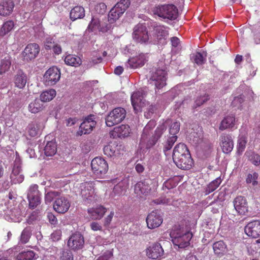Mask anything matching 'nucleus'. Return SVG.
Wrapping results in <instances>:
<instances>
[{
    "label": "nucleus",
    "instance_id": "nucleus-3",
    "mask_svg": "<svg viewBox=\"0 0 260 260\" xmlns=\"http://www.w3.org/2000/svg\"><path fill=\"white\" fill-rule=\"evenodd\" d=\"M0 214L8 221L19 222L22 220L20 209L18 207L9 209L6 205L0 206Z\"/></svg>",
    "mask_w": 260,
    "mask_h": 260
},
{
    "label": "nucleus",
    "instance_id": "nucleus-9",
    "mask_svg": "<svg viewBox=\"0 0 260 260\" xmlns=\"http://www.w3.org/2000/svg\"><path fill=\"white\" fill-rule=\"evenodd\" d=\"M134 40L138 43H145L149 40V37L145 25L138 24L134 28L133 33Z\"/></svg>",
    "mask_w": 260,
    "mask_h": 260
},
{
    "label": "nucleus",
    "instance_id": "nucleus-33",
    "mask_svg": "<svg viewBox=\"0 0 260 260\" xmlns=\"http://www.w3.org/2000/svg\"><path fill=\"white\" fill-rule=\"evenodd\" d=\"M43 127V125L41 122H33L27 126L28 134L30 137H36L40 134Z\"/></svg>",
    "mask_w": 260,
    "mask_h": 260
},
{
    "label": "nucleus",
    "instance_id": "nucleus-15",
    "mask_svg": "<svg viewBox=\"0 0 260 260\" xmlns=\"http://www.w3.org/2000/svg\"><path fill=\"white\" fill-rule=\"evenodd\" d=\"M84 245V239L79 233L73 234L68 241V246L72 250L77 251L83 248Z\"/></svg>",
    "mask_w": 260,
    "mask_h": 260
},
{
    "label": "nucleus",
    "instance_id": "nucleus-49",
    "mask_svg": "<svg viewBox=\"0 0 260 260\" xmlns=\"http://www.w3.org/2000/svg\"><path fill=\"white\" fill-rule=\"evenodd\" d=\"M59 197V192L56 191H51L45 194V203L50 204L54 199H56Z\"/></svg>",
    "mask_w": 260,
    "mask_h": 260
},
{
    "label": "nucleus",
    "instance_id": "nucleus-45",
    "mask_svg": "<svg viewBox=\"0 0 260 260\" xmlns=\"http://www.w3.org/2000/svg\"><path fill=\"white\" fill-rule=\"evenodd\" d=\"M221 179L218 177L210 182L205 189L206 194H208L216 190L221 183Z\"/></svg>",
    "mask_w": 260,
    "mask_h": 260
},
{
    "label": "nucleus",
    "instance_id": "nucleus-44",
    "mask_svg": "<svg viewBox=\"0 0 260 260\" xmlns=\"http://www.w3.org/2000/svg\"><path fill=\"white\" fill-rule=\"evenodd\" d=\"M213 248L215 254H223L226 251V245L223 241H219L213 244Z\"/></svg>",
    "mask_w": 260,
    "mask_h": 260
},
{
    "label": "nucleus",
    "instance_id": "nucleus-6",
    "mask_svg": "<svg viewBox=\"0 0 260 260\" xmlns=\"http://www.w3.org/2000/svg\"><path fill=\"white\" fill-rule=\"evenodd\" d=\"M125 110L121 107L114 109L106 118V124L109 127L113 126L122 122L126 116Z\"/></svg>",
    "mask_w": 260,
    "mask_h": 260
},
{
    "label": "nucleus",
    "instance_id": "nucleus-4",
    "mask_svg": "<svg viewBox=\"0 0 260 260\" xmlns=\"http://www.w3.org/2000/svg\"><path fill=\"white\" fill-rule=\"evenodd\" d=\"M130 5L129 0H121L110 11L108 14V21L110 23L115 22L126 11Z\"/></svg>",
    "mask_w": 260,
    "mask_h": 260
},
{
    "label": "nucleus",
    "instance_id": "nucleus-18",
    "mask_svg": "<svg viewBox=\"0 0 260 260\" xmlns=\"http://www.w3.org/2000/svg\"><path fill=\"white\" fill-rule=\"evenodd\" d=\"M71 203L68 199L65 197H59L55 200L53 208L59 213H64L69 209Z\"/></svg>",
    "mask_w": 260,
    "mask_h": 260
},
{
    "label": "nucleus",
    "instance_id": "nucleus-58",
    "mask_svg": "<svg viewBox=\"0 0 260 260\" xmlns=\"http://www.w3.org/2000/svg\"><path fill=\"white\" fill-rule=\"evenodd\" d=\"M244 102V99L241 95L235 97L232 102L233 107L239 109L242 106V104Z\"/></svg>",
    "mask_w": 260,
    "mask_h": 260
},
{
    "label": "nucleus",
    "instance_id": "nucleus-12",
    "mask_svg": "<svg viewBox=\"0 0 260 260\" xmlns=\"http://www.w3.org/2000/svg\"><path fill=\"white\" fill-rule=\"evenodd\" d=\"M167 75V71L160 69H157L152 73L150 79L154 82L156 89H161L166 85Z\"/></svg>",
    "mask_w": 260,
    "mask_h": 260
},
{
    "label": "nucleus",
    "instance_id": "nucleus-27",
    "mask_svg": "<svg viewBox=\"0 0 260 260\" xmlns=\"http://www.w3.org/2000/svg\"><path fill=\"white\" fill-rule=\"evenodd\" d=\"M130 132L131 129L128 125L122 124L114 127L110 134L113 138H124L129 136Z\"/></svg>",
    "mask_w": 260,
    "mask_h": 260
},
{
    "label": "nucleus",
    "instance_id": "nucleus-28",
    "mask_svg": "<svg viewBox=\"0 0 260 260\" xmlns=\"http://www.w3.org/2000/svg\"><path fill=\"white\" fill-rule=\"evenodd\" d=\"M151 188L149 184L146 181H140L137 182L134 187V192L138 197H142V196H146L150 191Z\"/></svg>",
    "mask_w": 260,
    "mask_h": 260
},
{
    "label": "nucleus",
    "instance_id": "nucleus-54",
    "mask_svg": "<svg viewBox=\"0 0 260 260\" xmlns=\"http://www.w3.org/2000/svg\"><path fill=\"white\" fill-rule=\"evenodd\" d=\"M258 176V174L256 172H254L252 174H249L246 178V182L247 183H251L253 186L257 185Z\"/></svg>",
    "mask_w": 260,
    "mask_h": 260
},
{
    "label": "nucleus",
    "instance_id": "nucleus-23",
    "mask_svg": "<svg viewBox=\"0 0 260 260\" xmlns=\"http://www.w3.org/2000/svg\"><path fill=\"white\" fill-rule=\"evenodd\" d=\"M147 226L153 229L158 227L162 222L161 216L156 211L151 212L146 218Z\"/></svg>",
    "mask_w": 260,
    "mask_h": 260
},
{
    "label": "nucleus",
    "instance_id": "nucleus-51",
    "mask_svg": "<svg viewBox=\"0 0 260 260\" xmlns=\"http://www.w3.org/2000/svg\"><path fill=\"white\" fill-rule=\"evenodd\" d=\"M40 196V192L38 190V186L37 184L31 185L28 190L27 197Z\"/></svg>",
    "mask_w": 260,
    "mask_h": 260
},
{
    "label": "nucleus",
    "instance_id": "nucleus-22",
    "mask_svg": "<svg viewBox=\"0 0 260 260\" xmlns=\"http://www.w3.org/2000/svg\"><path fill=\"white\" fill-rule=\"evenodd\" d=\"M164 251L161 245L158 243H155L146 249L147 256L151 259H156L161 258L164 255Z\"/></svg>",
    "mask_w": 260,
    "mask_h": 260
},
{
    "label": "nucleus",
    "instance_id": "nucleus-55",
    "mask_svg": "<svg viewBox=\"0 0 260 260\" xmlns=\"http://www.w3.org/2000/svg\"><path fill=\"white\" fill-rule=\"evenodd\" d=\"M177 136H171L170 137L165 145L164 150L165 152L171 149L173 145L177 140Z\"/></svg>",
    "mask_w": 260,
    "mask_h": 260
},
{
    "label": "nucleus",
    "instance_id": "nucleus-20",
    "mask_svg": "<svg viewBox=\"0 0 260 260\" xmlns=\"http://www.w3.org/2000/svg\"><path fill=\"white\" fill-rule=\"evenodd\" d=\"M40 52V47L36 43H30L28 44L25 48L22 53L24 60L27 61L35 59Z\"/></svg>",
    "mask_w": 260,
    "mask_h": 260
},
{
    "label": "nucleus",
    "instance_id": "nucleus-17",
    "mask_svg": "<svg viewBox=\"0 0 260 260\" xmlns=\"http://www.w3.org/2000/svg\"><path fill=\"white\" fill-rule=\"evenodd\" d=\"M94 119V116L92 115L85 117L80 125L79 129L77 133L78 134L81 136L83 134H89L96 125V122Z\"/></svg>",
    "mask_w": 260,
    "mask_h": 260
},
{
    "label": "nucleus",
    "instance_id": "nucleus-60",
    "mask_svg": "<svg viewBox=\"0 0 260 260\" xmlns=\"http://www.w3.org/2000/svg\"><path fill=\"white\" fill-rule=\"evenodd\" d=\"M153 202L157 205H170L172 203L171 199L166 197H161L159 199L154 200L153 201Z\"/></svg>",
    "mask_w": 260,
    "mask_h": 260
},
{
    "label": "nucleus",
    "instance_id": "nucleus-2",
    "mask_svg": "<svg viewBox=\"0 0 260 260\" xmlns=\"http://www.w3.org/2000/svg\"><path fill=\"white\" fill-rule=\"evenodd\" d=\"M152 12L159 17L169 20H175L178 14V9L172 4L159 5L152 9Z\"/></svg>",
    "mask_w": 260,
    "mask_h": 260
},
{
    "label": "nucleus",
    "instance_id": "nucleus-63",
    "mask_svg": "<svg viewBox=\"0 0 260 260\" xmlns=\"http://www.w3.org/2000/svg\"><path fill=\"white\" fill-rule=\"evenodd\" d=\"M113 256V251L112 250H108L105 251L103 254L100 256L96 260H109Z\"/></svg>",
    "mask_w": 260,
    "mask_h": 260
},
{
    "label": "nucleus",
    "instance_id": "nucleus-48",
    "mask_svg": "<svg viewBox=\"0 0 260 260\" xmlns=\"http://www.w3.org/2000/svg\"><path fill=\"white\" fill-rule=\"evenodd\" d=\"M31 234V230L30 226L25 228L22 232L20 236L21 243L25 244L29 241Z\"/></svg>",
    "mask_w": 260,
    "mask_h": 260
},
{
    "label": "nucleus",
    "instance_id": "nucleus-29",
    "mask_svg": "<svg viewBox=\"0 0 260 260\" xmlns=\"http://www.w3.org/2000/svg\"><path fill=\"white\" fill-rule=\"evenodd\" d=\"M27 80V75L22 70L18 71L13 79L15 86L19 89H23L25 86Z\"/></svg>",
    "mask_w": 260,
    "mask_h": 260
},
{
    "label": "nucleus",
    "instance_id": "nucleus-41",
    "mask_svg": "<svg viewBox=\"0 0 260 260\" xmlns=\"http://www.w3.org/2000/svg\"><path fill=\"white\" fill-rule=\"evenodd\" d=\"M207 53L204 51L197 52L193 54L191 59L198 65H202L206 61Z\"/></svg>",
    "mask_w": 260,
    "mask_h": 260
},
{
    "label": "nucleus",
    "instance_id": "nucleus-61",
    "mask_svg": "<svg viewBox=\"0 0 260 260\" xmlns=\"http://www.w3.org/2000/svg\"><path fill=\"white\" fill-rule=\"evenodd\" d=\"M135 49V46L131 44L125 46L123 49L122 52L123 54L126 55L133 54L134 53Z\"/></svg>",
    "mask_w": 260,
    "mask_h": 260
},
{
    "label": "nucleus",
    "instance_id": "nucleus-59",
    "mask_svg": "<svg viewBox=\"0 0 260 260\" xmlns=\"http://www.w3.org/2000/svg\"><path fill=\"white\" fill-rule=\"evenodd\" d=\"M180 130V123L178 122H175L172 124L170 126L169 133L172 136H176V135Z\"/></svg>",
    "mask_w": 260,
    "mask_h": 260
},
{
    "label": "nucleus",
    "instance_id": "nucleus-57",
    "mask_svg": "<svg viewBox=\"0 0 260 260\" xmlns=\"http://www.w3.org/2000/svg\"><path fill=\"white\" fill-rule=\"evenodd\" d=\"M104 152L105 155L108 156H113L115 154V147L111 145H108L104 147Z\"/></svg>",
    "mask_w": 260,
    "mask_h": 260
},
{
    "label": "nucleus",
    "instance_id": "nucleus-46",
    "mask_svg": "<svg viewBox=\"0 0 260 260\" xmlns=\"http://www.w3.org/2000/svg\"><path fill=\"white\" fill-rule=\"evenodd\" d=\"M14 27V23L9 20L5 22L0 29V36L4 37L11 31Z\"/></svg>",
    "mask_w": 260,
    "mask_h": 260
},
{
    "label": "nucleus",
    "instance_id": "nucleus-50",
    "mask_svg": "<svg viewBox=\"0 0 260 260\" xmlns=\"http://www.w3.org/2000/svg\"><path fill=\"white\" fill-rule=\"evenodd\" d=\"M247 141L244 136L240 137L238 141L237 151L240 154L242 153L245 148Z\"/></svg>",
    "mask_w": 260,
    "mask_h": 260
},
{
    "label": "nucleus",
    "instance_id": "nucleus-24",
    "mask_svg": "<svg viewBox=\"0 0 260 260\" xmlns=\"http://www.w3.org/2000/svg\"><path fill=\"white\" fill-rule=\"evenodd\" d=\"M147 60L146 54L140 53L138 55L128 60L127 66L129 68L136 69L144 65Z\"/></svg>",
    "mask_w": 260,
    "mask_h": 260
},
{
    "label": "nucleus",
    "instance_id": "nucleus-8",
    "mask_svg": "<svg viewBox=\"0 0 260 260\" xmlns=\"http://www.w3.org/2000/svg\"><path fill=\"white\" fill-rule=\"evenodd\" d=\"M24 175L21 169V160L17 154L10 175L11 181L13 184H19L24 180Z\"/></svg>",
    "mask_w": 260,
    "mask_h": 260
},
{
    "label": "nucleus",
    "instance_id": "nucleus-1",
    "mask_svg": "<svg viewBox=\"0 0 260 260\" xmlns=\"http://www.w3.org/2000/svg\"><path fill=\"white\" fill-rule=\"evenodd\" d=\"M170 237L174 245L179 248H185L190 244L192 234L189 231L175 227L170 233Z\"/></svg>",
    "mask_w": 260,
    "mask_h": 260
},
{
    "label": "nucleus",
    "instance_id": "nucleus-53",
    "mask_svg": "<svg viewBox=\"0 0 260 260\" xmlns=\"http://www.w3.org/2000/svg\"><path fill=\"white\" fill-rule=\"evenodd\" d=\"M29 202V206L31 208H35L41 203L40 196L27 197Z\"/></svg>",
    "mask_w": 260,
    "mask_h": 260
},
{
    "label": "nucleus",
    "instance_id": "nucleus-5",
    "mask_svg": "<svg viewBox=\"0 0 260 260\" xmlns=\"http://www.w3.org/2000/svg\"><path fill=\"white\" fill-rule=\"evenodd\" d=\"M80 194L85 203L88 204L97 200L94 192V183L92 182H85L80 185Z\"/></svg>",
    "mask_w": 260,
    "mask_h": 260
},
{
    "label": "nucleus",
    "instance_id": "nucleus-10",
    "mask_svg": "<svg viewBox=\"0 0 260 260\" xmlns=\"http://www.w3.org/2000/svg\"><path fill=\"white\" fill-rule=\"evenodd\" d=\"M60 78V70L56 67L49 68L44 75V79L46 85H55Z\"/></svg>",
    "mask_w": 260,
    "mask_h": 260
},
{
    "label": "nucleus",
    "instance_id": "nucleus-25",
    "mask_svg": "<svg viewBox=\"0 0 260 260\" xmlns=\"http://www.w3.org/2000/svg\"><path fill=\"white\" fill-rule=\"evenodd\" d=\"M178 160H173L176 166L182 170H189L193 164V160L190 153L184 155L183 157L181 156L180 158H178Z\"/></svg>",
    "mask_w": 260,
    "mask_h": 260
},
{
    "label": "nucleus",
    "instance_id": "nucleus-30",
    "mask_svg": "<svg viewBox=\"0 0 260 260\" xmlns=\"http://www.w3.org/2000/svg\"><path fill=\"white\" fill-rule=\"evenodd\" d=\"M188 153L189 152L186 146L183 143H179L175 146L172 155L173 159L178 161V158L181 156L183 157Z\"/></svg>",
    "mask_w": 260,
    "mask_h": 260
},
{
    "label": "nucleus",
    "instance_id": "nucleus-40",
    "mask_svg": "<svg viewBox=\"0 0 260 260\" xmlns=\"http://www.w3.org/2000/svg\"><path fill=\"white\" fill-rule=\"evenodd\" d=\"M128 185L127 180L125 179L122 180L114 187L113 192L115 194H122L126 191Z\"/></svg>",
    "mask_w": 260,
    "mask_h": 260
},
{
    "label": "nucleus",
    "instance_id": "nucleus-21",
    "mask_svg": "<svg viewBox=\"0 0 260 260\" xmlns=\"http://www.w3.org/2000/svg\"><path fill=\"white\" fill-rule=\"evenodd\" d=\"M234 208L239 215H246L248 212V203L244 197L238 196L233 201Z\"/></svg>",
    "mask_w": 260,
    "mask_h": 260
},
{
    "label": "nucleus",
    "instance_id": "nucleus-31",
    "mask_svg": "<svg viewBox=\"0 0 260 260\" xmlns=\"http://www.w3.org/2000/svg\"><path fill=\"white\" fill-rule=\"evenodd\" d=\"M236 124L235 116L231 114L225 116L221 121L219 129L220 131H224L226 129L233 128Z\"/></svg>",
    "mask_w": 260,
    "mask_h": 260
},
{
    "label": "nucleus",
    "instance_id": "nucleus-37",
    "mask_svg": "<svg viewBox=\"0 0 260 260\" xmlns=\"http://www.w3.org/2000/svg\"><path fill=\"white\" fill-rule=\"evenodd\" d=\"M11 57L7 55L1 59L0 64V74H3L8 72L11 66Z\"/></svg>",
    "mask_w": 260,
    "mask_h": 260
},
{
    "label": "nucleus",
    "instance_id": "nucleus-43",
    "mask_svg": "<svg viewBox=\"0 0 260 260\" xmlns=\"http://www.w3.org/2000/svg\"><path fill=\"white\" fill-rule=\"evenodd\" d=\"M56 95V91L51 89L43 91L40 95V101L46 102L52 100Z\"/></svg>",
    "mask_w": 260,
    "mask_h": 260
},
{
    "label": "nucleus",
    "instance_id": "nucleus-35",
    "mask_svg": "<svg viewBox=\"0 0 260 260\" xmlns=\"http://www.w3.org/2000/svg\"><path fill=\"white\" fill-rule=\"evenodd\" d=\"M64 61L67 65L73 67H78L82 63L81 59L79 57L73 54L67 55L64 57Z\"/></svg>",
    "mask_w": 260,
    "mask_h": 260
},
{
    "label": "nucleus",
    "instance_id": "nucleus-14",
    "mask_svg": "<svg viewBox=\"0 0 260 260\" xmlns=\"http://www.w3.org/2000/svg\"><path fill=\"white\" fill-rule=\"evenodd\" d=\"M168 35V27L163 25L156 26L154 29V43L160 45L165 44Z\"/></svg>",
    "mask_w": 260,
    "mask_h": 260
},
{
    "label": "nucleus",
    "instance_id": "nucleus-26",
    "mask_svg": "<svg viewBox=\"0 0 260 260\" xmlns=\"http://www.w3.org/2000/svg\"><path fill=\"white\" fill-rule=\"evenodd\" d=\"M14 3L13 0H1L0 1V15L7 16L13 11Z\"/></svg>",
    "mask_w": 260,
    "mask_h": 260
},
{
    "label": "nucleus",
    "instance_id": "nucleus-11",
    "mask_svg": "<svg viewBox=\"0 0 260 260\" xmlns=\"http://www.w3.org/2000/svg\"><path fill=\"white\" fill-rule=\"evenodd\" d=\"M167 128L166 125L162 123L159 125L155 131V134L152 137H150V134L148 135V137L145 142L141 143L140 140V144L142 146H145L146 148L148 149L154 146L161 135Z\"/></svg>",
    "mask_w": 260,
    "mask_h": 260
},
{
    "label": "nucleus",
    "instance_id": "nucleus-42",
    "mask_svg": "<svg viewBox=\"0 0 260 260\" xmlns=\"http://www.w3.org/2000/svg\"><path fill=\"white\" fill-rule=\"evenodd\" d=\"M156 125V122L154 120H150L143 129V132L141 137V143L145 142L147 139L148 135L150 134V132Z\"/></svg>",
    "mask_w": 260,
    "mask_h": 260
},
{
    "label": "nucleus",
    "instance_id": "nucleus-34",
    "mask_svg": "<svg viewBox=\"0 0 260 260\" xmlns=\"http://www.w3.org/2000/svg\"><path fill=\"white\" fill-rule=\"evenodd\" d=\"M85 16V10L83 7L76 6L73 8L70 14V18L72 21L81 19Z\"/></svg>",
    "mask_w": 260,
    "mask_h": 260
},
{
    "label": "nucleus",
    "instance_id": "nucleus-56",
    "mask_svg": "<svg viewBox=\"0 0 260 260\" xmlns=\"http://www.w3.org/2000/svg\"><path fill=\"white\" fill-rule=\"evenodd\" d=\"M158 109V107L157 105L152 104L149 106L147 109V111L145 112V116L147 119L150 118L152 115L155 112V111Z\"/></svg>",
    "mask_w": 260,
    "mask_h": 260
},
{
    "label": "nucleus",
    "instance_id": "nucleus-64",
    "mask_svg": "<svg viewBox=\"0 0 260 260\" xmlns=\"http://www.w3.org/2000/svg\"><path fill=\"white\" fill-rule=\"evenodd\" d=\"M55 43L53 41V38L50 37H48L46 39L45 43H44V46L46 50H51L52 49V48L54 45Z\"/></svg>",
    "mask_w": 260,
    "mask_h": 260
},
{
    "label": "nucleus",
    "instance_id": "nucleus-39",
    "mask_svg": "<svg viewBox=\"0 0 260 260\" xmlns=\"http://www.w3.org/2000/svg\"><path fill=\"white\" fill-rule=\"evenodd\" d=\"M44 153L46 156H52L57 151V146L54 141H48L44 148Z\"/></svg>",
    "mask_w": 260,
    "mask_h": 260
},
{
    "label": "nucleus",
    "instance_id": "nucleus-47",
    "mask_svg": "<svg viewBox=\"0 0 260 260\" xmlns=\"http://www.w3.org/2000/svg\"><path fill=\"white\" fill-rule=\"evenodd\" d=\"M35 256L33 251L27 250L20 252L17 256L18 260H32Z\"/></svg>",
    "mask_w": 260,
    "mask_h": 260
},
{
    "label": "nucleus",
    "instance_id": "nucleus-36",
    "mask_svg": "<svg viewBox=\"0 0 260 260\" xmlns=\"http://www.w3.org/2000/svg\"><path fill=\"white\" fill-rule=\"evenodd\" d=\"M28 110L31 113H37L43 109V104L39 99H36L28 106Z\"/></svg>",
    "mask_w": 260,
    "mask_h": 260
},
{
    "label": "nucleus",
    "instance_id": "nucleus-38",
    "mask_svg": "<svg viewBox=\"0 0 260 260\" xmlns=\"http://www.w3.org/2000/svg\"><path fill=\"white\" fill-rule=\"evenodd\" d=\"M245 156L253 165L255 166H260V155L253 151H247Z\"/></svg>",
    "mask_w": 260,
    "mask_h": 260
},
{
    "label": "nucleus",
    "instance_id": "nucleus-16",
    "mask_svg": "<svg viewBox=\"0 0 260 260\" xmlns=\"http://www.w3.org/2000/svg\"><path fill=\"white\" fill-rule=\"evenodd\" d=\"M219 143L223 153L228 154L233 150L234 141L231 135L225 133H222L219 137Z\"/></svg>",
    "mask_w": 260,
    "mask_h": 260
},
{
    "label": "nucleus",
    "instance_id": "nucleus-13",
    "mask_svg": "<svg viewBox=\"0 0 260 260\" xmlns=\"http://www.w3.org/2000/svg\"><path fill=\"white\" fill-rule=\"evenodd\" d=\"M145 92L143 90L134 92L131 95V102L136 113L141 111L142 108L145 105Z\"/></svg>",
    "mask_w": 260,
    "mask_h": 260
},
{
    "label": "nucleus",
    "instance_id": "nucleus-52",
    "mask_svg": "<svg viewBox=\"0 0 260 260\" xmlns=\"http://www.w3.org/2000/svg\"><path fill=\"white\" fill-rule=\"evenodd\" d=\"M209 100V95L205 94L203 95L198 96L193 106V108H196L203 105L204 103L206 102Z\"/></svg>",
    "mask_w": 260,
    "mask_h": 260
},
{
    "label": "nucleus",
    "instance_id": "nucleus-19",
    "mask_svg": "<svg viewBox=\"0 0 260 260\" xmlns=\"http://www.w3.org/2000/svg\"><path fill=\"white\" fill-rule=\"evenodd\" d=\"M245 234L249 237L257 238L260 237V220L249 222L244 228Z\"/></svg>",
    "mask_w": 260,
    "mask_h": 260
},
{
    "label": "nucleus",
    "instance_id": "nucleus-62",
    "mask_svg": "<svg viewBox=\"0 0 260 260\" xmlns=\"http://www.w3.org/2000/svg\"><path fill=\"white\" fill-rule=\"evenodd\" d=\"M60 260H74L72 252L69 250L62 251L60 256Z\"/></svg>",
    "mask_w": 260,
    "mask_h": 260
},
{
    "label": "nucleus",
    "instance_id": "nucleus-32",
    "mask_svg": "<svg viewBox=\"0 0 260 260\" xmlns=\"http://www.w3.org/2000/svg\"><path fill=\"white\" fill-rule=\"evenodd\" d=\"M106 211V208L102 206H100L96 208H90L88 210L89 215L90 217L94 220L100 219Z\"/></svg>",
    "mask_w": 260,
    "mask_h": 260
},
{
    "label": "nucleus",
    "instance_id": "nucleus-7",
    "mask_svg": "<svg viewBox=\"0 0 260 260\" xmlns=\"http://www.w3.org/2000/svg\"><path fill=\"white\" fill-rule=\"evenodd\" d=\"M93 173L97 177H102L108 171V165L107 161L102 157H95L91 162Z\"/></svg>",
    "mask_w": 260,
    "mask_h": 260
}]
</instances>
